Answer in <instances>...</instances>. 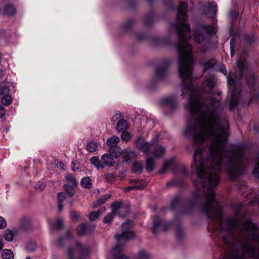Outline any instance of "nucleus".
Here are the masks:
<instances>
[{
    "instance_id": "1",
    "label": "nucleus",
    "mask_w": 259,
    "mask_h": 259,
    "mask_svg": "<svg viewBox=\"0 0 259 259\" xmlns=\"http://www.w3.org/2000/svg\"><path fill=\"white\" fill-rule=\"evenodd\" d=\"M247 163H193L197 178L194 181L198 196L203 197L202 209L208 218L217 219L219 226L214 233L223 240L230 250L227 259H259V228L245 218L240 210L232 217L224 219L220 205L215 200L213 188L220 182L219 172L223 168L232 179L242 174Z\"/></svg>"
},
{
    "instance_id": "2",
    "label": "nucleus",
    "mask_w": 259,
    "mask_h": 259,
    "mask_svg": "<svg viewBox=\"0 0 259 259\" xmlns=\"http://www.w3.org/2000/svg\"><path fill=\"white\" fill-rule=\"evenodd\" d=\"M247 57V55L246 51H241L237 61L238 71L235 73L234 74L230 75L228 79V84L232 90L231 98L229 105L231 110L233 109L238 102L239 93L236 91V84L242 78L244 72L249 67Z\"/></svg>"
},
{
    "instance_id": "3",
    "label": "nucleus",
    "mask_w": 259,
    "mask_h": 259,
    "mask_svg": "<svg viewBox=\"0 0 259 259\" xmlns=\"http://www.w3.org/2000/svg\"><path fill=\"white\" fill-rule=\"evenodd\" d=\"M133 226V222L132 221H126L121 225L122 233L120 235H115L118 244L112 249V254L114 259H128L121 253L123 245L121 243L135 237V233L130 230Z\"/></svg>"
},
{
    "instance_id": "4",
    "label": "nucleus",
    "mask_w": 259,
    "mask_h": 259,
    "mask_svg": "<svg viewBox=\"0 0 259 259\" xmlns=\"http://www.w3.org/2000/svg\"><path fill=\"white\" fill-rule=\"evenodd\" d=\"M187 8V3H180L177 14V22L175 24L177 32H189L191 30L190 25L186 22L188 18Z\"/></svg>"
},
{
    "instance_id": "5",
    "label": "nucleus",
    "mask_w": 259,
    "mask_h": 259,
    "mask_svg": "<svg viewBox=\"0 0 259 259\" xmlns=\"http://www.w3.org/2000/svg\"><path fill=\"white\" fill-rule=\"evenodd\" d=\"M89 253L87 248L77 243L67 250V259H85Z\"/></svg>"
},
{
    "instance_id": "6",
    "label": "nucleus",
    "mask_w": 259,
    "mask_h": 259,
    "mask_svg": "<svg viewBox=\"0 0 259 259\" xmlns=\"http://www.w3.org/2000/svg\"><path fill=\"white\" fill-rule=\"evenodd\" d=\"M253 41V37L248 34L245 33H235L230 41L231 56L232 57L235 55V47L236 41L248 44Z\"/></svg>"
},
{
    "instance_id": "7",
    "label": "nucleus",
    "mask_w": 259,
    "mask_h": 259,
    "mask_svg": "<svg viewBox=\"0 0 259 259\" xmlns=\"http://www.w3.org/2000/svg\"><path fill=\"white\" fill-rule=\"evenodd\" d=\"M119 138L117 136H113L107 140L106 144L109 147L108 152L110 153H116L115 157H118L120 155V148L117 145Z\"/></svg>"
},
{
    "instance_id": "8",
    "label": "nucleus",
    "mask_w": 259,
    "mask_h": 259,
    "mask_svg": "<svg viewBox=\"0 0 259 259\" xmlns=\"http://www.w3.org/2000/svg\"><path fill=\"white\" fill-rule=\"evenodd\" d=\"M170 226V223H163L158 217H155L153 220V233L155 234L159 230L166 231Z\"/></svg>"
},
{
    "instance_id": "9",
    "label": "nucleus",
    "mask_w": 259,
    "mask_h": 259,
    "mask_svg": "<svg viewBox=\"0 0 259 259\" xmlns=\"http://www.w3.org/2000/svg\"><path fill=\"white\" fill-rule=\"evenodd\" d=\"M136 147L143 152L149 154L151 153L153 143H150L145 141L143 138H139L136 143Z\"/></svg>"
},
{
    "instance_id": "10",
    "label": "nucleus",
    "mask_w": 259,
    "mask_h": 259,
    "mask_svg": "<svg viewBox=\"0 0 259 259\" xmlns=\"http://www.w3.org/2000/svg\"><path fill=\"white\" fill-rule=\"evenodd\" d=\"M10 90L8 88L4 87L0 89L1 103L4 105H9L12 101V98L9 94Z\"/></svg>"
},
{
    "instance_id": "11",
    "label": "nucleus",
    "mask_w": 259,
    "mask_h": 259,
    "mask_svg": "<svg viewBox=\"0 0 259 259\" xmlns=\"http://www.w3.org/2000/svg\"><path fill=\"white\" fill-rule=\"evenodd\" d=\"M116 153H105L101 156V161L103 162L104 167L105 166L112 167L115 164Z\"/></svg>"
},
{
    "instance_id": "12",
    "label": "nucleus",
    "mask_w": 259,
    "mask_h": 259,
    "mask_svg": "<svg viewBox=\"0 0 259 259\" xmlns=\"http://www.w3.org/2000/svg\"><path fill=\"white\" fill-rule=\"evenodd\" d=\"M217 12V6L215 2L212 1L208 3L207 9L205 14L211 19H214Z\"/></svg>"
},
{
    "instance_id": "13",
    "label": "nucleus",
    "mask_w": 259,
    "mask_h": 259,
    "mask_svg": "<svg viewBox=\"0 0 259 259\" xmlns=\"http://www.w3.org/2000/svg\"><path fill=\"white\" fill-rule=\"evenodd\" d=\"M215 83L216 81L214 77H210L204 81L201 87L202 90L205 93H209L213 89Z\"/></svg>"
},
{
    "instance_id": "14",
    "label": "nucleus",
    "mask_w": 259,
    "mask_h": 259,
    "mask_svg": "<svg viewBox=\"0 0 259 259\" xmlns=\"http://www.w3.org/2000/svg\"><path fill=\"white\" fill-rule=\"evenodd\" d=\"M230 19L232 24L230 28V32H238L239 28H238L237 21L238 19V14L234 11H231L230 13Z\"/></svg>"
},
{
    "instance_id": "15",
    "label": "nucleus",
    "mask_w": 259,
    "mask_h": 259,
    "mask_svg": "<svg viewBox=\"0 0 259 259\" xmlns=\"http://www.w3.org/2000/svg\"><path fill=\"white\" fill-rule=\"evenodd\" d=\"M197 27L199 31L204 32H216L218 31L215 24L207 25L204 23H199Z\"/></svg>"
},
{
    "instance_id": "16",
    "label": "nucleus",
    "mask_w": 259,
    "mask_h": 259,
    "mask_svg": "<svg viewBox=\"0 0 259 259\" xmlns=\"http://www.w3.org/2000/svg\"><path fill=\"white\" fill-rule=\"evenodd\" d=\"M153 151L151 153L153 154L155 158H158L162 157L165 152V148L161 145H156L153 144V147H152Z\"/></svg>"
},
{
    "instance_id": "17",
    "label": "nucleus",
    "mask_w": 259,
    "mask_h": 259,
    "mask_svg": "<svg viewBox=\"0 0 259 259\" xmlns=\"http://www.w3.org/2000/svg\"><path fill=\"white\" fill-rule=\"evenodd\" d=\"M176 98L173 96H169L164 98L162 100V104L164 105H168L171 108L174 107L177 105Z\"/></svg>"
},
{
    "instance_id": "18",
    "label": "nucleus",
    "mask_w": 259,
    "mask_h": 259,
    "mask_svg": "<svg viewBox=\"0 0 259 259\" xmlns=\"http://www.w3.org/2000/svg\"><path fill=\"white\" fill-rule=\"evenodd\" d=\"M128 128L127 122L123 119H119L116 124V130L118 132H122Z\"/></svg>"
},
{
    "instance_id": "19",
    "label": "nucleus",
    "mask_w": 259,
    "mask_h": 259,
    "mask_svg": "<svg viewBox=\"0 0 259 259\" xmlns=\"http://www.w3.org/2000/svg\"><path fill=\"white\" fill-rule=\"evenodd\" d=\"M90 161L92 164H93L97 169H103L104 165L103 162L98 157L93 156L90 159Z\"/></svg>"
},
{
    "instance_id": "20",
    "label": "nucleus",
    "mask_w": 259,
    "mask_h": 259,
    "mask_svg": "<svg viewBox=\"0 0 259 259\" xmlns=\"http://www.w3.org/2000/svg\"><path fill=\"white\" fill-rule=\"evenodd\" d=\"M175 173H179L181 175H186L187 174V170L185 165L183 164L175 165L174 163L172 165Z\"/></svg>"
},
{
    "instance_id": "21",
    "label": "nucleus",
    "mask_w": 259,
    "mask_h": 259,
    "mask_svg": "<svg viewBox=\"0 0 259 259\" xmlns=\"http://www.w3.org/2000/svg\"><path fill=\"white\" fill-rule=\"evenodd\" d=\"M5 13L9 16H13L16 13L15 6L12 4H7L4 9Z\"/></svg>"
},
{
    "instance_id": "22",
    "label": "nucleus",
    "mask_w": 259,
    "mask_h": 259,
    "mask_svg": "<svg viewBox=\"0 0 259 259\" xmlns=\"http://www.w3.org/2000/svg\"><path fill=\"white\" fill-rule=\"evenodd\" d=\"M122 158L123 162H128L132 158H133L135 154V153L132 151H128L126 150H124L122 152Z\"/></svg>"
},
{
    "instance_id": "23",
    "label": "nucleus",
    "mask_w": 259,
    "mask_h": 259,
    "mask_svg": "<svg viewBox=\"0 0 259 259\" xmlns=\"http://www.w3.org/2000/svg\"><path fill=\"white\" fill-rule=\"evenodd\" d=\"M76 187V186L70 185L69 184H65L64 185V189L68 196L72 197L75 193V188Z\"/></svg>"
},
{
    "instance_id": "24",
    "label": "nucleus",
    "mask_w": 259,
    "mask_h": 259,
    "mask_svg": "<svg viewBox=\"0 0 259 259\" xmlns=\"http://www.w3.org/2000/svg\"><path fill=\"white\" fill-rule=\"evenodd\" d=\"M3 237L5 240L7 241H12L14 237V233L12 230L7 229L3 233Z\"/></svg>"
},
{
    "instance_id": "25",
    "label": "nucleus",
    "mask_w": 259,
    "mask_h": 259,
    "mask_svg": "<svg viewBox=\"0 0 259 259\" xmlns=\"http://www.w3.org/2000/svg\"><path fill=\"white\" fill-rule=\"evenodd\" d=\"M120 208H123L119 209L115 215H118L121 218H124L129 213L130 210L127 206L123 204Z\"/></svg>"
},
{
    "instance_id": "26",
    "label": "nucleus",
    "mask_w": 259,
    "mask_h": 259,
    "mask_svg": "<svg viewBox=\"0 0 259 259\" xmlns=\"http://www.w3.org/2000/svg\"><path fill=\"white\" fill-rule=\"evenodd\" d=\"M150 254L145 250H140L136 255L135 259H150Z\"/></svg>"
},
{
    "instance_id": "27",
    "label": "nucleus",
    "mask_w": 259,
    "mask_h": 259,
    "mask_svg": "<svg viewBox=\"0 0 259 259\" xmlns=\"http://www.w3.org/2000/svg\"><path fill=\"white\" fill-rule=\"evenodd\" d=\"M146 169L149 171L151 172L154 169V160L151 157L148 158L146 160Z\"/></svg>"
},
{
    "instance_id": "28",
    "label": "nucleus",
    "mask_w": 259,
    "mask_h": 259,
    "mask_svg": "<svg viewBox=\"0 0 259 259\" xmlns=\"http://www.w3.org/2000/svg\"><path fill=\"white\" fill-rule=\"evenodd\" d=\"M81 185L85 188L90 189L92 187L91 179L89 177L83 178L81 181Z\"/></svg>"
},
{
    "instance_id": "29",
    "label": "nucleus",
    "mask_w": 259,
    "mask_h": 259,
    "mask_svg": "<svg viewBox=\"0 0 259 259\" xmlns=\"http://www.w3.org/2000/svg\"><path fill=\"white\" fill-rule=\"evenodd\" d=\"M216 60L214 59H211L204 62L202 64L203 65V72H204L208 69L211 68L216 64Z\"/></svg>"
},
{
    "instance_id": "30",
    "label": "nucleus",
    "mask_w": 259,
    "mask_h": 259,
    "mask_svg": "<svg viewBox=\"0 0 259 259\" xmlns=\"http://www.w3.org/2000/svg\"><path fill=\"white\" fill-rule=\"evenodd\" d=\"M97 143L94 141H91L87 145V149L90 152H94L98 149Z\"/></svg>"
},
{
    "instance_id": "31",
    "label": "nucleus",
    "mask_w": 259,
    "mask_h": 259,
    "mask_svg": "<svg viewBox=\"0 0 259 259\" xmlns=\"http://www.w3.org/2000/svg\"><path fill=\"white\" fill-rule=\"evenodd\" d=\"M174 165V160L170 159L169 160H166L164 162V165L161 170L159 171L160 174L164 173L167 169L170 167Z\"/></svg>"
},
{
    "instance_id": "32",
    "label": "nucleus",
    "mask_w": 259,
    "mask_h": 259,
    "mask_svg": "<svg viewBox=\"0 0 259 259\" xmlns=\"http://www.w3.org/2000/svg\"><path fill=\"white\" fill-rule=\"evenodd\" d=\"M3 259H14L13 252L10 249H4L2 252Z\"/></svg>"
},
{
    "instance_id": "33",
    "label": "nucleus",
    "mask_w": 259,
    "mask_h": 259,
    "mask_svg": "<svg viewBox=\"0 0 259 259\" xmlns=\"http://www.w3.org/2000/svg\"><path fill=\"white\" fill-rule=\"evenodd\" d=\"M66 181L67 182L66 184H69L70 185L76 186L77 185V182L76 179L71 175L67 174L65 176Z\"/></svg>"
},
{
    "instance_id": "34",
    "label": "nucleus",
    "mask_w": 259,
    "mask_h": 259,
    "mask_svg": "<svg viewBox=\"0 0 259 259\" xmlns=\"http://www.w3.org/2000/svg\"><path fill=\"white\" fill-rule=\"evenodd\" d=\"M105 211V209L103 210H98L96 211H93L91 212L89 218L91 221H94L97 219Z\"/></svg>"
},
{
    "instance_id": "35",
    "label": "nucleus",
    "mask_w": 259,
    "mask_h": 259,
    "mask_svg": "<svg viewBox=\"0 0 259 259\" xmlns=\"http://www.w3.org/2000/svg\"><path fill=\"white\" fill-rule=\"evenodd\" d=\"M167 73V70L165 67L158 68L156 70V74L159 78H162L166 75Z\"/></svg>"
},
{
    "instance_id": "36",
    "label": "nucleus",
    "mask_w": 259,
    "mask_h": 259,
    "mask_svg": "<svg viewBox=\"0 0 259 259\" xmlns=\"http://www.w3.org/2000/svg\"><path fill=\"white\" fill-rule=\"evenodd\" d=\"M71 237V234L69 233H67L66 237L65 238H60L57 242V245L60 247L63 246L69 240Z\"/></svg>"
},
{
    "instance_id": "37",
    "label": "nucleus",
    "mask_w": 259,
    "mask_h": 259,
    "mask_svg": "<svg viewBox=\"0 0 259 259\" xmlns=\"http://www.w3.org/2000/svg\"><path fill=\"white\" fill-rule=\"evenodd\" d=\"M185 235V231L180 226H178L176 228V237L178 239H182Z\"/></svg>"
},
{
    "instance_id": "38",
    "label": "nucleus",
    "mask_w": 259,
    "mask_h": 259,
    "mask_svg": "<svg viewBox=\"0 0 259 259\" xmlns=\"http://www.w3.org/2000/svg\"><path fill=\"white\" fill-rule=\"evenodd\" d=\"M123 204L120 202H116L113 203L111 205V208L112 210V213L115 214V215L116 214L117 211L119 210V209H121V207L122 206ZM122 208H121L122 209Z\"/></svg>"
},
{
    "instance_id": "39",
    "label": "nucleus",
    "mask_w": 259,
    "mask_h": 259,
    "mask_svg": "<svg viewBox=\"0 0 259 259\" xmlns=\"http://www.w3.org/2000/svg\"><path fill=\"white\" fill-rule=\"evenodd\" d=\"M63 220L59 218L54 223L52 227L54 229H60L63 227Z\"/></svg>"
},
{
    "instance_id": "40",
    "label": "nucleus",
    "mask_w": 259,
    "mask_h": 259,
    "mask_svg": "<svg viewBox=\"0 0 259 259\" xmlns=\"http://www.w3.org/2000/svg\"><path fill=\"white\" fill-rule=\"evenodd\" d=\"M87 231L86 225L84 224H81L77 228V233L79 235H83Z\"/></svg>"
},
{
    "instance_id": "41",
    "label": "nucleus",
    "mask_w": 259,
    "mask_h": 259,
    "mask_svg": "<svg viewBox=\"0 0 259 259\" xmlns=\"http://www.w3.org/2000/svg\"><path fill=\"white\" fill-rule=\"evenodd\" d=\"M143 169V164L141 162H136L133 164V170L134 172H140Z\"/></svg>"
},
{
    "instance_id": "42",
    "label": "nucleus",
    "mask_w": 259,
    "mask_h": 259,
    "mask_svg": "<svg viewBox=\"0 0 259 259\" xmlns=\"http://www.w3.org/2000/svg\"><path fill=\"white\" fill-rule=\"evenodd\" d=\"M193 38L195 42L199 43L204 39L203 33H193Z\"/></svg>"
},
{
    "instance_id": "43",
    "label": "nucleus",
    "mask_w": 259,
    "mask_h": 259,
    "mask_svg": "<svg viewBox=\"0 0 259 259\" xmlns=\"http://www.w3.org/2000/svg\"><path fill=\"white\" fill-rule=\"evenodd\" d=\"M109 197L104 196L98 199L97 201L93 204V207H97L98 206L103 204L107 200Z\"/></svg>"
},
{
    "instance_id": "44",
    "label": "nucleus",
    "mask_w": 259,
    "mask_h": 259,
    "mask_svg": "<svg viewBox=\"0 0 259 259\" xmlns=\"http://www.w3.org/2000/svg\"><path fill=\"white\" fill-rule=\"evenodd\" d=\"M246 79L247 83L249 87H252L254 85L255 79L254 75L250 74L246 78Z\"/></svg>"
},
{
    "instance_id": "45",
    "label": "nucleus",
    "mask_w": 259,
    "mask_h": 259,
    "mask_svg": "<svg viewBox=\"0 0 259 259\" xmlns=\"http://www.w3.org/2000/svg\"><path fill=\"white\" fill-rule=\"evenodd\" d=\"M143 189V184H141L139 186H131L124 188L125 192H128L133 190H140Z\"/></svg>"
},
{
    "instance_id": "46",
    "label": "nucleus",
    "mask_w": 259,
    "mask_h": 259,
    "mask_svg": "<svg viewBox=\"0 0 259 259\" xmlns=\"http://www.w3.org/2000/svg\"><path fill=\"white\" fill-rule=\"evenodd\" d=\"M256 165L253 170V175L257 178H259V156L256 159Z\"/></svg>"
},
{
    "instance_id": "47",
    "label": "nucleus",
    "mask_w": 259,
    "mask_h": 259,
    "mask_svg": "<svg viewBox=\"0 0 259 259\" xmlns=\"http://www.w3.org/2000/svg\"><path fill=\"white\" fill-rule=\"evenodd\" d=\"M150 41L154 45L167 44L168 43V42L158 38H151L150 39Z\"/></svg>"
},
{
    "instance_id": "48",
    "label": "nucleus",
    "mask_w": 259,
    "mask_h": 259,
    "mask_svg": "<svg viewBox=\"0 0 259 259\" xmlns=\"http://www.w3.org/2000/svg\"><path fill=\"white\" fill-rule=\"evenodd\" d=\"M21 226L24 229H26L30 225V220L27 218H23L21 219Z\"/></svg>"
},
{
    "instance_id": "49",
    "label": "nucleus",
    "mask_w": 259,
    "mask_h": 259,
    "mask_svg": "<svg viewBox=\"0 0 259 259\" xmlns=\"http://www.w3.org/2000/svg\"><path fill=\"white\" fill-rule=\"evenodd\" d=\"M131 136L130 134L127 132H123L121 135V139L122 141L127 142L131 140Z\"/></svg>"
},
{
    "instance_id": "50",
    "label": "nucleus",
    "mask_w": 259,
    "mask_h": 259,
    "mask_svg": "<svg viewBox=\"0 0 259 259\" xmlns=\"http://www.w3.org/2000/svg\"><path fill=\"white\" fill-rule=\"evenodd\" d=\"M37 247L35 243L30 242L27 244L26 248L29 251H34Z\"/></svg>"
},
{
    "instance_id": "51",
    "label": "nucleus",
    "mask_w": 259,
    "mask_h": 259,
    "mask_svg": "<svg viewBox=\"0 0 259 259\" xmlns=\"http://www.w3.org/2000/svg\"><path fill=\"white\" fill-rule=\"evenodd\" d=\"M115 215V214H114L112 212H111L109 214H108L104 218V222L105 223H110L113 219V217L114 215Z\"/></svg>"
},
{
    "instance_id": "52",
    "label": "nucleus",
    "mask_w": 259,
    "mask_h": 259,
    "mask_svg": "<svg viewBox=\"0 0 259 259\" xmlns=\"http://www.w3.org/2000/svg\"><path fill=\"white\" fill-rule=\"evenodd\" d=\"M66 198V193L60 192L58 194V199L59 202L62 203Z\"/></svg>"
},
{
    "instance_id": "53",
    "label": "nucleus",
    "mask_w": 259,
    "mask_h": 259,
    "mask_svg": "<svg viewBox=\"0 0 259 259\" xmlns=\"http://www.w3.org/2000/svg\"><path fill=\"white\" fill-rule=\"evenodd\" d=\"M129 183L130 184H134V185L136 183H139V185H140L141 184H143V189L146 186V183L141 180L132 179V180H130Z\"/></svg>"
},
{
    "instance_id": "54",
    "label": "nucleus",
    "mask_w": 259,
    "mask_h": 259,
    "mask_svg": "<svg viewBox=\"0 0 259 259\" xmlns=\"http://www.w3.org/2000/svg\"><path fill=\"white\" fill-rule=\"evenodd\" d=\"M133 25V21L128 20L122 25V27L125 30H127Z\"/></svg>"
},
{
    "instance_id": "55",
    "label": "nucleus",
    "mask_w": 259,
    "mask_h": 259,
    "mask_svg": "<svg viewBox=\"0 0 259 259\" xmlns=\"http://www.w3.org/2000/svg\"><path fill=\"white\" fill-rule=\"evenodd\" d=\"M7 222L4 217L0 216V229H3L7 227Z\"/></svg>"
},
{
    "instance_id": "56",
    "label": "nucleus",
    "mask_w": 259,
    "mask_h": 259,
    "mask_svg": "<svg viewBox=\"0 0 259 259\" xmlns=\"http://www.w3.org/2000/svg\"><path fill=\"white\" fill-rule=\"evenodd\" d=\"M46 187V185L42 182H38L35 186V188L39 191H42Z\"/></svg>"
},
{
    "instance_id": "57",
    "label": "nucleus",
    "mask_w": 259,
    "mask_h": 259,
    "mask_svg": "<svg viewBox=\"0 0 259 259\" xmlns=\"http://www.w3.org/2000/svg\"><path fill=\"white\" fill-rule=\"evenodd\" d=\"M71 218L74 221H78L79 218V214L76 211H71L70 213Z\"/></svg>"
},
{
    "instance_id": "58",
    "label": "nucleus",
    "mask_w": 259,
    "mask_h": 259,
    "mask_svg": "<svg viewBox=\"0 0 259 259\" xmlns=\"http://www.w3.org/2000/svg\"><path fill=\"white\" fill-rule=\"evenodd\" d=\"M122 115L120 112H117L115 113L111 118V120L115 122L116 120L120 119Z\"/></svg>"
},
{
    "instance_id": "59",
    "label": "nucleus",
    "mask_w": 259,
    "mask_h": 259,
    "mask_svg": "<svg viewBox=\"0 0 259 259\" xmlns=\"http://www.w3.org/2000/svg\"><path fill=\"white\" fill-rule=\"evenodd\" d=\"M5 114V110L3 106L0 105V118H2Z\"/></svg>"
},
{
    "instance_id": "60",
    "label": "nucleus",
    "mask_w": 259,
    "mask_h": 259,
    "mask_svg": "<svg viewBox=\"0 0 259 259\" xmlns=\"http://www.w3.org/2000/svg\"><path fill=\"white\" fill-rule=\"evenodd\" d=\"M147 33H139L138 35H137V36H136V37L139 39V40H142L144 38H143V35H145V34H147Z\"/></svg>"
},
{
    "instance_id": "61",
    "label": "nucleus",
    "mask_w": 259,
    "mask_h": 259,
    "mask_svg": "<svg viewBox=\"0 0 259 259\" xmlns=\"http://www.w3.org/2000/svg\"><path fill=\"white\" fill-rule=\"evenodd\" d=\"M178 202V200L177 199L174 200V201L171 203V207L172 208H175V205H176Z\"/></svg>"
},
{
    "instance_id": "62",
    "label": "nucleus",
    "mask_w": 259,
    "mask_h": 259,
    "mask_svg": "<svg viewBox=\"0 0 259 259\" xmlns=\"http://www.w3.org/2000/svg\"><path fill=\"white\" fill-rule=\"evenodd\" d=\"M75 165L76 164L74 163V162H72V164H71V169L72 170H73V171L77 169L78 168V167H75Z\"/></svg>"
},
{
    "instance_id": "63",
    "label": "nucleus",
    "mask_w": 259,
    "mask_h": 259,
    "mask_svg": "<svg viewBox=\"0 0 259 259\" xmlns=\"http://www.w3.org/2000/svg\"><path fill=\"white\" fill-rule=\"evenodd\" d=\"M220 70L224 74H226V73H227L226 69L225 67L224 66H222V67L221 68V70Z\"/></svg>"
},
{
    "instance_id": "64",
    "label": "nucleus",
    "mask_w": 259,
    "mask_h": 259,
    "mask_svg": "<svg viewBox=\"0 0 259 259\" xmlns=\"http://www.w3.org/2000/svg\"><path fill=\"white\" fill-rule=\"evenodd\" d=\"M63 205L62 204V203L61 202H59V204H58V209H59V211L60 212L63 209Z\"/></svg>"
}]
</instances>
